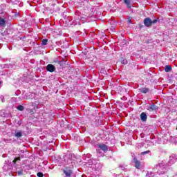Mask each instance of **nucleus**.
Segmentation results:
<instances>
[{"instance_id":"obj_1","label":"nucleus","mask_w":177,"mask_h":177,"mask_svg":"<svg viewBox=\"0 0 177 177\" xmlns=\"http://www.w3.org/2000/svg\"><path fill=\"white\" fill-rule=\"evenodd\" d=\"M62 172L63 174H64L65 177H71V176L73 175V171L71 169V168L67 167L65 169H62Z\"/></svg>"},{"instance_id":"obj_2","label":"nucleus","mask_w":177,"mask_h":177,"mask_svg":"<svg viewBox=\"0 0 177 177\" xmlns=\"http://www.w3.org/2000/svg\"><path fill=\"white\" fill-rule=\"evenodd\" d=\"M144 24L145 27H151V19L150 17H147L144 19Z\"/></svg>"},{"instance_id":"obj_3","label":"nucleus","mask_w":177,"mask_h":177,"mask_svg":"<svg viewBox=\"0 0 177 177\" xmlns=\"http://www.w3.org/2000/svg\"><path fill=\"white\" fill-rule=\"evenodd\" d=\"M46 70L49 73H55V71H56V67H55L53 64H49L46 66Z\"/></svg>"},{"instance_id":"obj_4","label":"nucleus","mask_w":177,"mask_h":177,"mask_svg":"<svg viewBox=\"0 0 177 177\" xmlns=\"http://www.w3.org/2000/svg\"><path fill=\"white\" fill-rule=\"evenodd\" d=\"M32 106H33L34 109H28V112L29 114H34L35 111L38 109V105H37L35 103L32 102Z\"/></svg>"},{"instance_id":"obj_5","label":"nucleus","mask_w":177,"mask_h":177,"mask_svg":"<svg viewBox=\"0 0 177 177\" xmlns=\"http://www.w3.org/2000/svg\"><path fill=\"white\" fill-rule=\"evenodd\" d=\"M97 147L102 150V151H109V148H107V145H104V144H102V145H98Z\"/></svg>"},{"instance_id":"obj_6","label":"nucleus","mask_w":177,"mask_h":177,"mask_svg":"<svg viewBox=\"0 0 177 177\" xmlns=\"http://www.w3.org/2000/svg\"><path fill=\"white\" fill-rule=\"evenodd\" d=\"M140 119H141V121L142 122L147 121V115L146 114V113L142 112L140 114Z\"/></svg>"},{"instance_id":"obj_7","label":"nucleus","mask_w":177,"mask_h":177,"mask_svg":"<svg viewBox=\"0 0 177 177\" xmlns=\"http://www.w3.org/2000/svg\"><path fill=\"white\" fill-rule=\"evenodd\" d=\"M54 63H57V64H59V66L63 67V66H66V61H65V62H64V60H62V61L55 60V61H54Z\"/></svg>"},{"instance_id":"obj_8","label":"nucleus","mask_w":177,"mask_h":177,"mask_svg":"<svg viewBox=\"0 0 177 177\" xmlns=\"http://www.w3.org/2000/svg\"><path fill=\"white\" fill-rule=\"evenodd\" d=\"M132 0H124V2L125 3V5H127L128 9H131V8H132V6H131V1Z\"/></svg>"},{"instance_id":"obj_9","label":"nucleus","mask_w":177,"mask_h":177,"mask_svg":"<svg viewBox=\"0 0 177 177\" xmlns=\"http://www.w3.org/2000/svg\"><path fill=\"white\" fill-rule=\"evenodd\" d=\"M0 26L1 27H5V26H6V21L5 19L0 18Z\"/></svg>"},{"instance_id":"obj_10","label":"nucleus","mask_w":177,"mask_h":177,"mask_svg":"<svg viewBox=\"0 0 177 177\" xmlns=\"http://www.w3.org/2000/svg\"><path fill=\"white\" fill-rule=\"evenodd\" d=\"M140 92H141V93H148V92H150V88H144L140 89Z\"/></svg>"},{"instance_id":"obj_11","label":"nucleus","mask_w":177,"mask_h":177,"mask_svg":"<svg viewBox=\"0 0 177 177\" xmlns=\"http://www.w3.org/2000/svg\"><path fill=\"white\" fill-rule=\"evenodd\" d=\"M172 70V67L169 65H166L165 66V71H166V73H169V71H171Z\"/></svg>"},{"instance_id":"obj_12","label":"nucleus","mask_w":177,"mask_h":177,"mask_svg":"<svg viewBox=\"0 0 177 177\" xmlns=\"http://www.w3.org/2000/svg\"><path fill=\"white\" fill-rule=\"evenodd\" d=\"M150 109L152 111H156L158 110V106H156L155 104H152L150 106Z\"/></svg>"},{"instance_id":"obj_13","label":"nucleus","mask_w":177,"mask_h":177,"mask_svg":"<svg viewBox=\"0 0 177 177\" xmlns=\"http://www.w3.org/2000/svg\"><path fill=\"white\" fill-rule=\"evenodd\" d=\"M135 167L137 168V169H139V168H140V161L136 160L135 161Z\"/></svg>"},{"instance_id":"obj_14","label":"nucleus","mask_w":177,"mask_h":177,"mask_svg":"<svg viewBox=\"0 0 177 177\" xmlns=\"http://www.w3.org/2000/svg\"><path fill=\"white\" fill-rule=\"evenodd\" d=\"M17 110H19V111H23V110H24V106L23 105H19L17 107Z\"/></svg>"},{"instance_id":"obj_15","label":"nucleus","mask_w":177,"mask_h":177,"mask_svg":"<svg viewBox=\"0 0 177 177\" xmlns=\"http://www.w3.org/2000/svg\"><path fill=\"white\" fill-rule=\"evenodd\" d=\"M15 136L16 138H21L23 136V134L21 133V131H19L15 133Z\"/></svg>"},{"instance_id":"obj_16","label":"nucleus","mask_w":177,"mask_h":177,"mask_svg":"<svg viewBox=\"0 0 177 177\" xmlns=\"http://www.w3.org/2000/svg\"><path fill=\"white\" fill-rule=\"evenodd\" d=\"M41 45H48V39H44L41 41Z\"/></svg>"},{"instance_id":"obj_17","label":"nucleus","mask_w":177,"mask_h":177,"mask_svg":"<svg viewBox=\"0 0 177 177\" xmlns=\"http://www.w3.org/2000/svg\"><path fill=\"white\" fill-rule=\"evenodd\" d=\"M121 63H122V64H127V63H128V62L127 61V59L122 58L121 59Z\"/></svg>"},{"instance_id":"obj_18","label":"nucleus","mask_w":177,"mask_h":177,"mask_svg":"<svg viewBox=\"0 0 177 177\" xmlns=\"http://www.w3.org/2000/svg\"><path fill=\"white\" fill-rule=\"evenodd\" d=\"M20 160H21L20 157L15 158L14 159V160H13V162H14L15 164H16V162H17V161H20Z\"/></svg>"},{"instance_id":"obj_19","label":"nucleus","mask_w":177,"mask_h":177,"mask_svg":"<svg viewBox=\"0 0 177 177\" xmlns=\"http://www.w3.org/2000/svg\"><path fill=\"white\" fill-rule=\"evenodd\" d=\"M149 153H150L149 150L141 152V155L145 156V154H149Z\"/></svg>"},{"instance_id":"obj_20","label":"nucleus","mask_w":177,"mask_h":177,"mask_svg":"<svg viewBox=\"0 0 177 177\" xmlns=\"http://www.w3.org/2000/svg\"><path fill=\"white\" fill-rule=\"evenodd\" d=\"M37 175L38 177H44V174L42 172H38Z\"/></svg>"},{"instance_id":"obj_21","label":"nucleus","mask_w":177,"mask_h":177,"mask_svg":"<svg viewBox=\"0 0 177 177\" xmlns=\"http://www.w3.org/2000/svg\"><path fill=\"white\" fill-rule=\"evenodd\" d=\"M157 21H158V19H153V21H151V24H156V23H157Z\"/></svg>"},{"instance_id":"obj_22","label":"nucleus","mask_w":177,"mask_h":177,"mask_svg":"<svg viewBox=\"0 0 177 177\" xmlns=\"http://www.w3.org/2000/svg\"><path fill=\"white\" fill-rule=\"evenodd\" d=\"M19 175H22L23 174V171H20L18 172Z\"/></svg>"},{"instance_id":"obj_23","label":"nucleus","mask_w":177,"mask_h":177,"mask_svg":"<svg viewBox=\"0 0 177 177\" xmlns=\"http://www.w3.org/2000/svg\"><path fill=\"white\" fill-rule=\"evenodd\" d=\"M146 43H147V44H149V40H147V41H146Z\"/></svg>"},{"instance_id":"obj_24","label":"nucleus","mask_w":177,"mask_h":177,"mask_svg":"<svg viewBox=\"0 0 177 177\" xmlns=\"http://www.w3.org/2000/svg\"><path fill=\"white\" fill-rule=\"evenodd\" d=\"M129 23H131V21H130V19H129V21H128Z\"/></svg>"},{"instance_id":"obj_25","label":"nucleus","mask_w":177,"mask_h":177,"mask_svg":"<svg viewBox=\"0 0 177 177\" xmlns=\"http://www.w3.org/2000/svg\"><path fill=\"white\" fill-rule=\"evenodd\" d=\"M1 84H2V82L0 81V85H1Z\"/></svg>"}]
</instances>
